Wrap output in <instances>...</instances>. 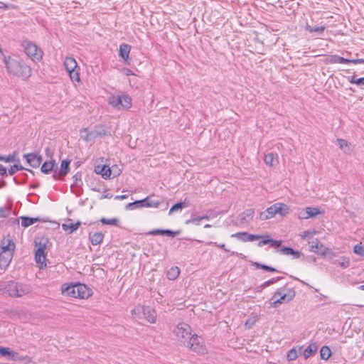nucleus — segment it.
I'll list each match as a JSON object with an SVG mask.
<instances>
[{
    "instance_id": "obj_1",
    "label": "nucleus",
    "mask_w": 364,
    "mask_h": 364,
    "mask_svg": "<svg viewBox=\"0 0 364 364\" xmlns=\"http://www.w3.org/2000/svg\"><path fill=\"white\" fill-rule=\"evenodd\" d=\"M173 333L178 341L190 350L198 353H205V348L203 338L196 333H192L191 327L188 323H179L173 330Z\"/></svg>"
},
{
    "instance_id": "obj_2",
    "label": "nucleus",
    "mask_w": 364,
    "mask_h": 364,
    "mask_svg": "<svg viewBox=\"0 0 364 364\" xmlns=\"http://www.w3.org/2000/svg\"><path fill=\"white\" fill-rule=\"evenodd\" d=\"M0 291L11 297L18 298L29 294L31 287L28 284L10 280L0 282Z\"/></svg>"
},
{
    "instance_id": "obj_3",
    "label": "nucleus",
    "mask_w": 364,
    "mask_h": 364,
    "mask_svg": "<svg viewBox=\"0 0 364 364\" xmlns=\"http://www.w3.org/2000/svg\"><path fill=\"white\" fill-rule=\"evenodd\" d=\"M4 62L7 70L14 75L23 79H27L31 75V68L22 61L12 59L9 56L4 57Z\"/></svg>"
},
{
    "instance_id": "obj_4",
    "label": "nucleus",
    "mask_w": 364,
    "mask_h": 364,
    "mask_svg": "<svg viewBox=\"0 0 364 364\" xmlns=\"http://www.w3.org/2000/svg\"><path fill=\"white\" fill-rule=\"evenodd\" d=\"M62 294L73 298L86 299L91 295L90 289L83 284H63L61 287Z\"/></svg>"
},
{
    "instance_id": "obj_5",
    "label": "nucleus",
    "mask_w": 364,
    "mask_h": 364,
    "mask_svg": "<svg viewBox=\"0 0 364 364\" xmlns=\"http://www.w3.org/2000/svg\"><path fill=\"white\" fill-rule=\"evenodd\" d=\"M15 243L13 240L5 239L1 242V250L0 252V268L5 269L9 265L14 255Z\"/></svg>"
},
{
    "instance_id": "obj_6",
    "label": "nucleus",
    "mask_w": 364,
    "mask_h": 364,
    "mask_svg": "<svg viewBox=\"0 0 364 364\" xmlns=\"http://www.w3.org/2000/svg\"><path fill=\"white\" fill-rule=\"evenodd\" d=\"M296 292L293 289L282 287L278 289L271 299L272 306L277 307L278 304H282L291 301L295 296Z\"/></svg>"
},
{
    "instance_id": "obj_7",
    "label": "nucleus",
    "mask_w": 364,
    "mask_h": 364,
    "mask_svg": "<svg viewBox=\"0 0 364 364\" xmlns=\"http://www.w3.org/2000/svg\"><path fill=\"white\" fill-rule=\"evenodd\" d=\"M25 53L33 61H38L43 57V51L33 42L25 40L21 43Z\"/></svg>"
},
{
    "instance_id": "obj_8",
    "label": "nucleus",
    "mask_w": 364,
    "mask_h": 364,
    "mask_svg": "<svg viewBox=\"0 0 364 364\" xmlns=\"http://www.w3.org/2000/svg\"><path fill=\"white\" fill-rule=\"evenodd\" d=\"M63 65L65 68V70L69 73L71 80L73 82H79V73L76 70L77 64L75 58H73V57H66L65 58Z\"/></svg>"
},
{
    "instance_id": "obj_9",
    "label": "nucleus",
    "mask_w": 364,
    "mask_h": 364,
    "mask_svg": "<svg viewBox=\"0 0 364 364\" xmlns=\"http://www.w3.org/2000/svg\"><path fill=\"white\" fill-rule=\"evenodd\" d=\"M107 132L103 125H97L95 127V129L90 132H88L85 136H82L83 139L88 142L92 141L96 139L98 137H103L106 136Z\"/></svg>"
},
{
    "instance_id": "obj_10",
    "label": "nucleus",
    "mask_w": 364,
    "mask_h": 364,
    "mask_svg": "<svg viewBox=\"0 0 364 364\" xmlns=\"http://www.w3.org/2000/svg\"><path fill=\"white\" fill-rule=\"evenodd\" d=\"M57 171L58 166L55 161L53 159L45 161L41 167V171L45 174H49L53 172V178L55 180H57Z\"/></svg>"
},
{
    "instance_id": "obj_11",
    "label": "nucleus",
    "mask_w": 364,
    "mask_h": 364,
    "mask_svg": "<svg viewBox=\"0 0 364 364\" xmlns=\"http://www.w3.org/2000/svg\"><path fill=\"white\" fill-rule=\"evenodd\" d=\"M45 249H46V245L40 243L39 247L37 248V250H36V253H35L36 262L38 264H40L39 267L41 269H43L44 267H46V254H45Z\"/></svg>"
},
{
    "instance_id": "obj_12",
    "label": "nucleus",
    "mask_w": 364,
    "mask_h": 364,
    "mask_svg": "<svg viewBox=\"0 0 364 364\" xmlns=\"http://www.w3.org/2000/svg\"><path fill=\"white\" fill-rule=\"evenodd\" d=\"M28 164L33 168H38L42 162V156L35 153H30L23 155Z\"/></svg>"
},
{
    "instance_id": "obj_13",
    "label": "nucleus",
    "mask_w": 364,
    "mask_h": 364,
    "mask_svg": "<svg viewBox=\"0 0 364 364\" xmlns=\"http://www.w3.org/2000/svg\"><path fill=\"white\" fill-rule=\"evenodd\" d=\"M321 211L318 208L315 207H307L304 210L300 212L299 218L308 219L313 218L320 214Z\"/></svg>"
},
{
    "instance_id": "obj_14",
    "label": "nucleus",
    "mask_w": 364,
    "mask_h": 364,
    "mask_svg": "<svg viewBox=\"0 0 364 364\" xmlns=\"http://www.w3.org/2000/svg\"><path fill=\"white\" fill-rule=\"evenodd\" d=\"M142 314L149 322L151 323H156V313L154 309L150 306H143Z\"/></svg>"
},
{
    "instance_id": "obj_15",
    "label": "nucleus",
    "mask_w": 364,
    "mask_h": 364,
    "mask_svg": "<svg viewBox=\"0 0 364 364\" xmlns=\"http://www.w3.org/2000/svg\"><path fill=\"white\" fill-rule=\"evenodd\" d=\"M141 207L146 208H159L161 204L163 203V199L154 200L151 199V197H146V198L141 200Z\"/></svg>"
},
{
    "instance_id": "obj_16",
    "label": "nucleus",
    "mask_w": 364,
    "mask_h": 364,
    "mask_svg": "<svg viewBox=\"0 0 364 364\" xmlns=\"http://www.w3.org/2000/svg\"><path fill=\"white\" fill-rule=\"evenodd\" d=\"M70 161L68 160H63L61 162L60 168L59 171L57 173V180L62 179L68 173L70 170Z\"/></svg>"
},
{
    "instance_id": "obj_17",
    "label": "nucleus",
    "mask_w": 364,
    "mask_h": 364,
    "mask_svg": "<svg viewBox=\"0 0 364 364\" xmlns=\"http://www.w3.org/2000/svg\"><path fill=\"white\" fill-rule=\"evenodd\" d=\"M255 210L252 208L245 210L240 215V222L242 224L249 223L254 217Z\"/></svg>"
},
{
    "instance_id": "obj_18",
    "label": "nucleus",
    "mask_w": 364,
    "mask_h": 364,
    "mask_svg": "<svg viewBox=\"0 0 364 364\" xmlns=\"http://www.w3.org/2000/svg\"><path fill=\"white\" fill-rule=\"evenodd\" d=\"M275 208L274 205L267 208L265 210L261 212L259 215L260 220H266L275 216Z\"/></svg>"
},
{
    "instance_id": "obj_19",
    "label": "nucleus",
    "mask_w": 364,
    "mask_h": 364,
    "mask_svg": "<svg viewBox=\"0 0 364 364\" xmlns=\"http://www.w3.org/2000/svg\"><path fill=\"white\" fill-rule=\"evenodd\" d=\"M349 61H350V59H347V58L341 57L337 55H329L328 58L326 59V63H331V64H336V63L349 64Z\"/></svg>"
},
{
    "instance_id": "obj_20",
    "label": "nucleus",
    "mask_w": 364,
    "mask_h": 364,
    "mask_svg": "<svg viewBox=\"0 0 364 364\" xmlns=\"http://www.w3.org/2000/svg\"><path fill=\"white\" fill-rule=\"evenodd\" d=\"M280 254L286 255H292L294 259L299 258L301 255V252L288 247H283L278 250Z\"/></svg>"
},
{
    "instance_id": "obj_21",
    "label": "nucleus",
    "mask_w": 364,
    "mask_h": 364,
    "mask_svg": "<svg viewBox=\"0 0 364 364\" xmlns=\"http://www.w3.org/2000/svg\"><path fill=\"white\" fill-rule=\"evenodd\" d=\"M275 208V213L279 214L281 216H284L289 213V206L284 203H277L274 204Z\"/></svg>"
},
{
    "instance_id": "obj_22",
    "label": "nucleus",
    "mask_w": 364,
    "mask_h": 364,
    "mask_svg": "<svg viewBox=\"0 0 364 364\" xmlns=\"http://www.w3.org/2000/svg\"><path fill=\"white\" fill-rule=\"evenodd\" d=\"M17 355V353L10 350L9 348L0 347V356L7 357L14 360Z\"/></svg>"
},
{
    "instance_id": "obj_23",
    "label": "nucleus",
    "mask_w": 364,
    "mask_h": 364,
    "mask_svg": "<svg viewBox=\"0 0 364 364\" xmlns=\"http://www.w3.org/2000/svg\"><path fill=\"white\" fill-rule=\"evenodd\" d=\"M95 171L97 173L102 174L105 179H107L111 176V169L109 167L104 165L102 166H97L95 167Z\"/></svg>"
},
{
    "instance_id": "obj_24",
    "label": "nucleus",
    "mask_w": 364,
    "mask_h": 364,
    "mask_svg": "<svg viewBox=\"0 0 364 364\" xmlns=\"http://www.w3.org/2000/svg\"><path fill=\"white\" fill-rule=\"evenodd\" d=\"M318 346L316 343H311L309 346L305 348L304 350H302L301 354L304 355V358L306 359L315 353L317 350Z\"/></svg>"
},
{
    "instance_id": "obj_25",
    "label": "nucleus",
    "mask_w": 364,
    "mask_h": 364,
    "mask_svg": "<svg viewBox=\"0 0 364 364\" xmlns=\"http://www.w3.org/2000/svg\"><path fill=\"white\" fill-rule=\"evenodd\" d=\"M131 50V47L128 44H121L119 46V56L124 59L127 60L129 58V54Z\"/></svg>"
},
{
    "instance_id": "obj_26",
    "label": "nucleus",
    "mask_w": 364,
    "mask_h": 364,
    "mask_svg": "<svg viewBox=\"0 0 364 364\" xmlns=\"http://www.w3.org/2000/svg\"><path fill=\"white\" fill-rule=\"evenodd\" d=\"M302 353V347L300 346L298 349L292 348L287 353V359L289 361L294 360L299 356V355H301Z\"/></svg>"
},
{
    "instance_id": "obj_27",
    "label": "nucleus",
    "mask_w": 364,
    "mask_h": 364,
    "mask_svg": "<svg viewBox=\"0 0 364 364\" xmlns=\"http://www.w3.org/2000/svg\"><path fill=\"white\" fill-rule=\"evenodd\" d=\"M338 144L341 149L346 154H350L352 151V149L350 147V144L345 139H337Z\"/></svg>"
},
{
    "instance_id": "obj_28",
    "label": "nucleus",
    "mask_w": 364,
    "mask_h": 364,
    "mask_svg": "<svg viewBox=\"0 0 364 364\" xmlns=\"http://www.w3.org/2000/svg\"><path fill=\"white\" fill-rule=\"evenodd\" d=\"M188 206H189V201L187 200L186 199H185L184 201H183V202H179V203L174 204L169 210L168 214L171 215L173 212L181 210L183 208H186Z\"/></svg>"
},
{
    "instance_id": "obj_29",
    "label": "nucleus",
    "mask_w": 364,
    "mask_h": 364,
    "mask_svg": "<svg viewBox=\"0 0 364 364\" xmlns=\"http://www.w3.org/2000/svg\"><path fill=\"white\" fill-rule=\"evenodd\" d=\"M21 225L24 228H28L30 225H33L36 222L40 221L38 218H30L26 216L21 217Z\"/></svg>"
},
{
    "instance_id": "obj_30",
    "label": "nucleus",
    "mask_w": 364,
    "mask_h": 364,
    "mask_svg": "<svg viewBox=\"0 0 364 364\" xmlns=\"http://www.w3.org/2000/svg\"><path fill=\"white\" fill-rule=\"evenodd\" d=\"M104 235L102 232H95L90 237L91 243L92 245H97L102 242Z\"/></svg>"
},
{
    "instance_id": "obj_31",
    "label": "nucleus",
    "mask_w": 364,
    "mask_h": 364,
    "mask_svg": "<svg viewBox=\"0 0 364 364\" xmlns=\"http://www.w3.org/2000/svg\"><path fill=\"white\" fill-rule=\"evenodd\" d=\"M80 225V222L77 221L75 223H63L62 225V228L65 231H69L70 233L73 232V231L76 230L79 226Z\"/></svg>"
},
{
    "instance_id": "obj_32",
    "label": "nucleus",
    "mask_w": 364,
    "mask_h": 364,
    "mask_svg": "<svg viewBox=\"0 0 364 364\" xmlns=\"http://www.w3.org/2000/svg\"><path fill=\"white\" fill-rule=\"evenodd\" d=\"M180 274V269L178 267H172L166 274V277L170 280L176 279Z\"/></svg>"
},
{
    "instance_id": "obj_33",
    "label": "nucleus",
    "mask_w": 364,
    "mask_h": 364,
    "mask_svg": "<svg viewBox=\"0 0 364 364\" xmlns=\"http://www.w3.org/2000/svg\"><path fill=\"white\" fill-rule=\"evenodd\" d=\"M264 162L267 166H273L277 162V158L274 156V154L269 153L264 156Z\"/></svg>"
},
{
    "instance_id": "obj_34",
    "label": "nucleus",
    "mask_w": 364,
    "mask_h": 364,
    "mask_svg": "<svg viewBox=\"0 0 364 364\" xmlns=\"http://www.w3.org/2000/svg\"><path fill=\"white\" fill-rule=\"evenodd\" d=\"M331 355V350L327 346H323L320 350L321 358L327 360Z\"/></svg>"
},
{
    "instance_id": "obj_35",
    "label": "nucleus",
    "mask_w": 364,
    "mask_h": 364,
    "mask_svg": "<svg viewBox=\"0 0 364 364\" xmlns=\"http://www.w3.org/2000/svg\"><path fill=\"white\" fill-rule=\"evenodd\" d=\"M324 249L323 245L318 241L312 242L310 245V250L314 252H322Z\"/></svg>"
},
{
    "instance_id": "obj_36",
    "label": "nucleus",
    "mask_w": 364,
    "mask_h": 364,
    "mask_svg": "<svg viewBox=\"0 0 364 364\" xmlns=\"http://www.w3.org/2000/svg\"><path fill=\"white\" fill-rule=\"evenodd\" d=\"M237 235L240 236H245L246 237L245 240H247V241H255V240H259V239H260V237H262V235H252V234L247 233L246 232H237Z\"/></svg>"
},
{
    "instance_id": "obj_37",
    "label": "nucleus",
    "mask_w": 364,
    "mask_h": 364,
    "mask_svg": "<svg viewBox=\"0 0 364 364\" xmlns=\"http://www.w3.org/2000/svg\"><path fill=\"white\" fill-rule=\"evenodd\" d=\"M121 102L120 107H122L128 109L132 105V99L128 95L121 96Z\"/></svg>"
},
{
    "instance_id": "obj_38",
    "label": "nucleus",
    "mask_w": 364,
    "mask_h": 364,
    "mask_svg": "<svg viewBox=\"0 0 364 364\" xmlns=\"http://www.w3.org/2000/svg\"><path fill=\"white\" fill-rule=\"evenodd\" d=\"M100 222L103 225H114V226H119V220L117 218L107 219L105 218H102L100 219Z\"/></svg>"
},
{
    "instance_id": "obj_39",
    "label": "nucleus",
    "mask_w": 364,
    "mask_h": 364,
    "mask_svg": "<svg viewBox=\"0 0 364 364\" xmlns=\"http://www.w3.org/2000/svg\"><path fill=\"white\" fill-rule=\"evenodd\" d=\"M18 164H14L9 169V174L10 176L14 175L16 171L20 170L25 169L21 164L19 159L17 160Z\"/></svg>"
},
{
    "instance_id": "obj_40",
    "label": "nucleus",
    "mask_w": 364,
    "mask_h": 364,
    "mask_svg": "<svg viewBox=\"0 0 364 364\" xmlns=\"http://www.w3.org/2000/svg\"><path fill=\"white\" fill-rule=\"evenodd\" d=\"M252 264L257 269H262L265 271L272 272L277 271V269L274 267L267 266L266 264H262L258 262H252Z\"/></svg>"
},
{
    "instance_id": "obj_41",
    "label": "nucleus",
    "mask_w": 364,
    "mask_h": 364,
    "mask_svg": "<svg viewBox=\"0 0 364 364\" xmlns=\"http://www.w3.org/2000/svg\"><path fill=\"white\" fill-rule=\"evenodd\" d=\"M11 209L7 206L0 207V219L6 218L10 215Z\"/></svg>"
},
{
    "instance_id": "obj_42",
    "label": "nucleus",
    "mask_w": 364,
    "mask_h": 364,
    "mask_svg": "<svg viewBox=\"0 0 364 364\" xmlns=\"http://www.w3.org/2000/svg\"><path fill=\"white\" fill-rule=\"evenodd\" d=\"M325 28H326L325 26L311 27L309 25H307L306 27V29L307 31H309V32H311V33L316 32V33H323L324 31Z\"/></svg>"
},
{
    "instance_id": "obj_43",
    "label": "nucleus",
    "mask_w": 364,
    "mask_h": 364,
    "mask_svg": "<svg viewBox=\"0 0 364 364\" xmlns=\"http://www.w3.org/2000/svg\"><path fill=\"white\" fill-rule=\"evenodd\" d=\"M109 103L114 107H120L121 96H113L109 100Z\"/></svg>"
},
{
    "instance_id": "obj_44",
    "label": "nucleus",
    "mask_w": 364,
    "mask_h": 364,
    "mask_svg": "<svg viewBox=\"0 0 364 364\" xmlns=\"http://www.w3.org/2000/svg\"><path fill=\"white\" fill-rule=\"evenodd\" d=\"M142 202L143 201H141V200H136L132 203H129L127 205L126 208H127V209L133 210V209L141 207Z\"/></svg>"
},
{
    "instance_id": "obj_45",
    "label": "nucleus",
    "mask_w": 364,
    "mask_h": 364,
    "mask_svg": "<svg viewBox=\"0 0 364 364\" xmlns=\"http://www.w3.org/2000/svg\"><path fill=\"white\" fill-rule=\"evenodd\" d=\"M353 252L356 255L364 256V246H362L360 244L355 245Z\"/></svg>"
},
{
    "instance_id": "obj_46",
    "label": "nucleus",
    "mask_w": 364,
    "mask_h": 364,
    "mask_svg": "<svg viewBox=\"0 0 364 364\" xmlns=\"http://www.w3.org/2000/svg\"><path fill=\"white\" fill-rule=\"evenodd\" d=\"M260 238L262 240L257 243L258 247H262L264 245H269L271 238H269V235H262V237Z\"/></svg>"
},
{
    "instance_id": "obj_47",
    "label": "nucleus",
    "mask_w": 364,
    "mask_h": 364,
    "mask_svg": "<svg viewBox=\"0 0 364 364\" xmlns=\"http://www.w3.org/2000/svg\"><path fill=\"white\" fill-rule=\"evenodd\" d=\"M143 306L138 305L132 310V314L134 316H140L142 314Z\"/></svg>"
},
{
    "instance_id": "obj_48",
    "label": "nucleus",
    "mask_w": 364,
    "mask_h": 364,
    "mask_svg": "<svg viewBox=\"0 0 364 364\" xmlns=\"http://www.w3.org/2000/svg\"><path fill=\"white\" fill-rule=\"evenodd\" d=\"M280 279H282V277L272 278V279H269V280L266 281L265 282H264L262 284V287H269L271 284H272L277 282V281H279Z\"/></svg>"
},
{
    "instance_id": "obj_49",
    "label": "nucleus",
    "mask_w": 364,
    "mask_h": 364,
    "mask_svg": "<svg viewBox=\"0 0 364 364\" xmlns=\"http://www.w3.org/2000/svg\"><path fill=\"white\" fill-rule=\"evenodd\" d=\"M281 245H282V240H276L270 239L269 245L272 247L277 248V247H280Z\"/></svg>"
},
{
    "instance_id": "obj_50",
    "label": "nucleus",
    "mask_w": 364,
    "mask_h": 364,
    "mask_svg": "<svg viewBox=\"0 0 364 364\" xmlns=\"http://www.w3.org/2000/svg\"><path fill=\"white\" fill-rule=\"evenodd\" d=\"M2 161H5V162L15 161H16L15 154H13L11 155H9L7 156H3Z\"/></svg>"
},
{
    "instance_id": "obj_51",
    "label": "nucleus",
    "mask_w": 364,
    "mask_h": 364,
    "mask_svg": "<svg viewBox=\"0 0 364 364\" xmlns=\"http://www.w3.org/2000/svg\"><path fill=\"white\" fill-rule=\"evenodd\" d=\"M338 265L344 269L347 268L350 265V261L348 259H343L342 262L338 263Z\"/></svg>"
},
{
    "instance_id": "obj_52",
    "label": "nucleus",
    "mask_w": 364,
    "mask_h": 364,
    "mask_svg": "<svg viewBox=\"0 0 364 364\" xmlns=\"http://www.w3.org/2000/svg\"><path fill=\"white\" fill-rule=\"evenodd\" d=\"M201 220H202L201 217H197V218H192V219L188 220L187 223H193L196 225H198Z\"/></svg>"
},
{
    "instance_id": "obj_53",
    "label": "nucleus",
    "mask_w": 364,
    "mask_h": 364,
    "mask_svg": "<svg viewBox=\"0 0 364 364\" xmlns=\"http://www.w3.org/2000/svg\"><path fill=\"white\" fill-rule=\"evenodd\" d=\"M176 232H173L171 230H163V235L173 237L176 236Z\"/></svg>"
},
{
    "instance_id": "obj_54",
    "label": "nucleus",
    "mask_w": 364,
    "mask_h": 364,
    "mask_svg": "<svg viewBox=\"0 0 364 364\" xmlns=\"http://www.w3.org/2000/svg\"><path fill=\"white\" fill-rule=\"evenodd\" d=\"M147 235H163V230H158V229L153 230L147 233Z\"/></svg>"
},
{
    "instance_id": "obj_55",
    "label": "nucleus",
    "mask_w": 364,
    "mask_h": 364,
    "mask_svg": "<svg viewBox=\"0 0 364 364\" xmlns=\"http://www.w3.org/2000/svg\"><path fill=\"white\" fill-rule=\"evenodd\" d=\"M349 63H353V64H364V59L359 58V59H350Z\"/></svg>"
},
{
    "instance_id": "obj_56",
    "label": "nucleus",
    "mask_w": 364,
    "mask_h": 364,
    "mask_svg": "<svg viewBox=\"0 0 364 364\" xmlns=\"http://www.w3.org/2000/svg\"><path fill=\"white\" fill-rule=\"evenodd\" d=\"M13 8H14V6L13 5H11V4L9 5V4H4V3L0 1V9L6 10V9H13Z\"/></svg>"
},
{
    "instance_id": "obj_57",
    "label": "nucleus",
    "mask_w": 364,
    "mask_h": 364,
    "mask_svg": "<svg viewBox=\"0 0 364 364\" xmlns=\"http://www.w3.org/2000/svg\"><path fill=\"white\" fill-rule=\"evenodd\" d=\"M232 237H236V238H237V239H239V240H242L243 242H247V240H245L246 239L245 236H240V235H237V232L235 233V234L232 235Z\"/></svg>"
},
{
    "instance_id": "obj_58",
    "label": "nucleus",
    "mask_w": 364,
    "mask_h": 364,
    "mask_svg": "<svg viewBox=\"0 0 364 364\" xmlns=\"http://www.w3.org/2000/svg\"><path fill=\"white\" fill-rule=\"evenodd\" d=\"M208 244H209V245H215V246H217V247H220V248L223 249V250H224L225 251H226V252H228V250H227V249L225 248V244L218 245L216 242H209Z\"/></svg>"
},
{
    "instance_id": "obj_59",
    "label": "nucleus",
    "mask_w": 364,
    "mask_h": 364,
    "mask_svg": "<svg viewBox=\"0 0 364 364\" xmlns=\"http://www.w3.org/2000/svg\"><path fill=\"white\" fill-rule=\"evenodd\" d=\"M348 81H349V82H350V83H351V84H355V85H358V82H357L358 79H356V78L355 77V76L349 77H348Z\"/></svg>"
},
{
    "instance_id": "obj_60",
    "label": "nucleus",
    "mask_w": 364,
    "mask_h": 364,
    "mask_svg": "<svg viewBox=\"0 0 364 364\" xmlns=\"http://www.w3.org/2000/svg\"><path fill=\"white\" fill-rule=\"evenodd\" d=\"M6 168L0 164V176H6Z\"/></svg>"
},
{
    "instance_id": "obj_61",
    "label": "nucleus",
    "mask_w": 364,
    "mask_h": 364,
    "mask_svg": "<svg viewBox=\"0 0 364 364\" xmlns=\"http://www.w3.org/2000/svg\"><path fill=\"white\" fill-rule=\"evenodd\" d=\"M309 235H311V232H309V231H304L302 232V234L301 235V237L302 239H305Z\"/></svg>"
},
{
    "instance_id": "obj_62",
    "label": "nucleus",
    "mask_w": 364,
    "mask_h": 364,
    "mask_svg": "<svg viewBox=\"0 0 364 364\" xmlns=\"http://www.w3.org/2000/svg\"><path fill=\"white\" fill-rule=\"evenodd\" d=\"M358 86H364V77H360V78H358Z\"/></svg>"
},
{
    "instance_id": "obj_63",
    "label": "nucleus",
    "mask_w": 364,
    "mask_h": 364,
    "mask_svg": "<svg viewBox=\"0 0 364 364\" xmlns=\"http://www.w3.org/2000/svg\"><path fill=\"white\" fill-rule=\"evenodd\" d=\"M127 195H120V196H116L114 197V199L115 200H124V199H126L127 198Z\"/></svg>"
},
{
    "instance_id": "obj_64",
    "label": "nucleus",
    "mask_w": 364,
    "mask_h": 364,
    "mask_svg": "<svg viewBox=\"0 0 364 364\" xmlns=\"http://www.w3.org/2000/svg\"><path fill=\"white\" fill-rule=\"evenodd\" d=\"M46 154L47 156L51 158L52 152H51L50 149L48 147L46 149Z\"/></svg>"
}]
</instances>
